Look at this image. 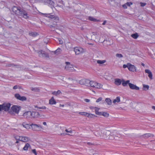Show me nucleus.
I'll return each instance as SVG.
<instances>
[{"label": "nucleus", "mask_w": 155, "mask_h": 155, "mask_svg": "<svg viewBox=\"0 0 155 155\" xmlns=\"http://www.w3.org/2000/svg\"><path fill=\"white\" fill-rule=\"evenodd\" d=\"M129 82H130L129 80H127V81H125L124 80H122V85L124 87L126 86L128 84L129 85V84L130 83H129Z\"/></svg>", "instance_id": "412c9836"}, {"label": "nucleus", "mask_w": 155, "mask_h": 155, "mask_svg": "<svg viewBox=\"0 0 155 155\" xmlns=\"http://www.w3.org/2000/svg\"><path fill=\"white\" fill-rule=\"evenodd\" d=\"M31 147L30 144L28 143H26L25 146L23 148V149L25 151H27L28 150V148H31Z\"/></svg>", "instance_id": "aec40b11"}, {"label": "nucleus", "mask_w": 155, "mask_h": 155, "mask_svg": "<svg viewBox=\"0 0 155 155\" xmlns=\"http://www.w3.org/2000/svg\"><path fill=\"white\" fill-rule=\"evenodd\" d=\"M130 63H128L127 64H124L123 65V68H128V66H129Z\"/></svg>", "instance_id": "58836bf2"}, {"label": "nucleus", "mask_w": 155, "mask_h": 155, "mask_svg": "<svg viewBox=\"0 0 155 155\" xmlns=\"http://www.w3.org/2000/svg\"><path fill=\"white\" fill-rule=\"evenodd\" d=\"M89 19L91 21H93L94 22L99 21V20H97V19H96V18H95L92 17H89Z\"/></svg>", "instance_id": "c85d7f7f"}, {"label": "nucleus", "mask_w": 155, "mask_h": 155, "mask_svg": "<svg viewBox=\"0 0 155 155\" xmlns=\"http://www.w3.org/2000/svg\"><path fill=\"white\" fill-rule=\"evenodd\" d=\"M37 52L38 53V56L40 58H47L48 57V54L45 51L42 50H38Z\"/></svg>", "instance_id": "423d86ee"}, {"label": "nucleus", "mask_w": 155, "mask_h": 155, "mask_svg": "<svg viewBox=\"0 0 155 155\" xmlns=\"http://www.w3.org/2000/svg\"><path fill=\"white\" fill-rule=\"evenodd\" d=\"M99 109L100 108L96 107H94V109L95 111L96 114L99 115L101 114V112H99L98 111Z\"/></svg>", "instance_id": "393cba45"}, {"label": "nucleus", "mask_w": 155, "mask_h": 155, "mask_svg": "<svg viewBox=\"0 0 155 155\" xmlns=\"http://www.w3.org/2000/svg\"><path fill=\"white\" fill-rule=\"evenodd\" d=\"M94 134L96 136L98 137H101L102 136V132L98 130H96L94 132Z\"/></svg>", "instance_id": "f3484780"}, {"label": "nucleus", "mask_w": 155, "mask_h": 155, "mask_svg": "<svg viewBox=\"0 0 155 155\" xmlns=\"http://www.w3.org/2000/svg\"><path fill=\"white\" fill-rule=\"evenodd\" d=\"M95 38L98 40L99 41L100 40V35H97L96 36H95Z\"/></svg>", "instance_id": "3c124183"}, {"label": "nucleus", "mask_w": 155, "mask_h": 155, "mask_svg": "<svg viewBox=\"0 0 155 155\" xmlns=\"http://www.w3.org/2000/svg\"><path fill=\"white\" fill-rule=\"evenodd\" d=\"M12 10L14 13L18 15H21L25 19L28 18L27 12L23 9L14 6L12 8Z\"/></svg>", "instance_id": "f257e3e1"}, {"label": "nucleus", "mask_w": 155, "mask_h": 155, "mask_svg": "<svg viewBox=\"0 0 155 155\" xmlns=\"http://www.w3.org/2000/svg\"><path fill=\"white\" fill-rule=\"evenodd\" d=\"M12 65L11 64H8V65H7V66L10 67Z\"/></svg>", "instance_id": "052dcab7"}, {"label": "nucleus", "mask_w": 155, "mask_h": 155, "mask_svg": "<svg viewBox=\"0 0 155 155\" xmlns=\"http://www.w3.org/2000/svg\"><path fill=\"white\" fill-rule=\"evenodd\" d=\"M74 51L76 55H78L80 54L84 53L86 51L85 49L82 48L78 47L74 48Z\"/></svg>", "instance_id": "0eeeda50"}, {"label": "nucleus", "mask_w": 155, "mask_h": 155, "mask_svg": "<svg viewBox=\"0 0 155 155\" xmlns=\"http://www.w3.org/2000/svg\"><path fill=\"white\" fill-rule=\"evenodd\" d=\"M93 155H97V154L96 153H94Z\"/></svg>", "instance_id": "680f3d73"}, {"label": "nucleus", "mask_w": 155, "mask_h": 155, "mask_svg": "<svg viewBox=\"0 0 155 155\" xmlns=\"http://www.w3.org/2000/svg\"><path fill=\"white\" fill-rule=\"evenodd\" d=\"M90 81L88 79H82L80 80L79 83L81 85H85L86 86H89L90 84Z\"/></svg>", "instance_id": "9d476101"}, {"label": "nucleus", "mask_w": 155, "mask_h": 155, "mask_svg": "<svg viewBox=\"0 0 155 155\" xmlns=\"http://www.w3.org/2000/svg\"><path fill=\"white\" fill-rule=\"evenodd\" d=\"M105 101L109 105H110L111 104V101L109 98H106L105 99Z\"/></svg>", "instance_id": "473e14b6"}, {"label": "nucleus", "mask_w": 155, "mask_h": 155, "mask_svg": "<svg viewBox=\"0 0 155 155\" xmlns=\"http://www.w3.org/2000/svg\"><path fill=\"white\" fill-rule=\"evenodd\" d=\"M42 123H43V124L44 126H47V123H46V122H43Z\"/></svg>", "instance_id": "6e6d98bb"}, {"label": "nucleus", "mask_w": 155, "mask_h": 155, "mask_svg": "<svg viewBox=\"0 0 155 155\" xmlns=\"http://www.w3.org/2000/svg\"><path fill=\"white\" fill-rule=\"evenodd\" d=\"M143 87L144 88V90L145 91H146L148 90L149 87V85H143Z\"/></svg>", "instance_id": "c9c22d12"}, {"label": "nucleus", "mask_w": 155, "mask_h": 155, "mask_svg": "<svg viewBox=\"0 0 155 155\" xmlns=\"http://www.w3.org/2000/svg\"><path fill=\"white\" fill-rule=\"evenodd\" d=\"M89 85L92 87L95 88L100 89L102 87V85L94 81H90Z\"/></svg>", "instance_id": "7ed1b4c3"}, {"label": "nucleus", "mask_w": 155, "mask_h": 155, "mask_svg": "<svg viewBox=\"0 0 155 155\" xmlns=\"http://www.w3.org/2000/svg\"><path fill=\"white\" fill-rule=\"evenodd\" d=\"M126 4L127 6H130L132 4V3L130 2H128L126 3Z\"/></svg>", "instance_id": "a18cd8bd"}, {"label": "nucleus", "mask_w": 155, "mask_h": 155, "mask_svg": "<svg viewBox=\"0 0 155 155\" xmlns=\"http://www.w3.org/2000/svg\"><path fill=\"white\" fill-rule=\"evenodd\" d=\"M120 101V97H117L113 101L114 103H115L116 102L118 103Z\"/></svg>", "instance_id": "2f4dec72"}, {"label": "nucleus", "mask_w": 155, "mask_h": 155, "mask_svg": "<svg viewBox=\"0 0 155 155\" xmlns=\"http://www.w3.org/2000/svg\"><path fill=\"white\" fill-rule=\"evenodd\" d=\"M153 135L150 134V133H148V134H146L143 135V137L144 138H148L149 137L152 136L153 137Z\"/></svg>", "instance_id": "b1692460"}, {"label": "nucleus", "mask_w": 155, "mask_h": 155, "mask_svg": "<svg viewBox=\"0 0 155 155\" xmlns=\"http://www.w3.org/2000/svg\"><path fill=\"white\" fill-rule=\"evenodd\" d=\"M58 41L59 44L62 45L63 43V41L61 39H59Z\"/></svg>", "instance_id": "c03bdc74"}, {"label": "nucleus", "mask_w": 155, "mask_h": 155, "mask_svg": "<svg viewBox=\"0 0 155 155\" xmlns=\"http://www.w3.org/2000/svg\"><path fill=\"white\" fill-rule=\"evenodd\" d=\"M116 56L117 57L119 58H121L123 57V56L121 54H117L116 55Z\"/></svg>", "instance_id": "4c0bfd02"}, {"label": "nucleus", "mask_w": 155, "mask_h": 155, "mask_svg": "<svg viewBox=\"0 0 155 155\" xmlns=\"http://www.w3.org/2000/svg\"><path fill=\"white\" fill-rule=\"evenodd\" d=\"M32 152L35 154V155H37V153L35 149H33L32 150Z\"/></svg>", "instance_id": "79ce46f5"}, {"label": "nucleus", "mask_w": 155, "mask_h": 155, "mask_svg": "<svg viewBox=\"0 0 155 155\" xmlns=\"http://www.w3.org/2000/svg\"><path fill=\"white\" fill-rule=\"evenodd\" d=\"M61 51V49L60 48H58V49H57L56 51H55V52L56 53H57V52H60V51Z\"/></svg>", "instance_id": "603ef678"}, {"label": "nucleus", "mask_w": 155, "mask_h": 155, "mask_svg": "<svg viewBox=\"0 0 155 155\" xmlns=\"http://www.w3.org/2000/svg\"><path fill=\"white\" fill-rule=\"evenodd\" d=\"M131 37L134 39H137L139 36L137 33H136L131 35Z\"/></svg>", "instance_id": "f704fd0d"}, {"label": "nucleus", "mask_w": 155, "mask_h": 155, "mask_svg": "<svg viewBox=\"0 0 155 155\" xmlns=\"http://www.w3.org/2000/svg\"><path fill=\"white\" fill-rule=\"evenodd\" d=\"M85 101H86L87 102H88L90 101V100L89 99H85Z\"/></svg>", "instance_id": "4d7b16f0"}, {"label": "nucleus", "mask_w": 155, "mask_h": 155, "mask_svg": "<svg viewBox=\"0 0 155 155\" xmlns=\"http://www.w3.org/2000/svg\"><path fill=\"white\" fill-rule=\"evenodd\" d=\"M106 62V61L105 60H97V63L98 64H102L105 63Z\"/></svg>", "instance_id": "72a5a7b5"}, {"label": "nucleus", "mask_w": 155, "mask_h": 155, "mask_svg": "<svg viewBox=\"0 0 155 155\" xmlns=\"http://www.w3.org/2000/svg\"><path fill=\"white\" fill-rule=\"evenodd\" d=\"M61 106L62 107H64V105H61Z\"/></svg>", "instance_id": "69168bd1"}, {"label": "nucleus", "mask_w": 155, "mask_h": 155, "mask_svg": "<svg viewBox=\"0 0 155 155\" xmlns=\"http://www.w3.org/2000/svg\"><path fill=\"white\" fill-rule=\"evenodd\" d=\"M102 99V98L101 97H99L96 101V102L98 103L101 101Z\"/></svg>", "instance_id": "ea45409f"}, {"label": "nucleus", "mask_w": 155, "mask_h": 155, "mask_svg": "<svg viewBox=\"0 0 155 155\" xmlns=\"http://www.w3.org/2000/svg\"><path fill=\"white\" fill-rule=\"evenodd\" d=\"M122 82V81L119 78H116L114 79V83L117 85L119 86L120 85Z\"/></svg>", "instance_id": "a211bd4d"}, {"label": "nucleus", "mask_w": 155, "mask_h": 155, "mask_svg": "<svg viewBox=\"0 0 155 155\" xmlns=\"http://www.w3.org/2000/svg\"><path fill=\"white\" fill-rule=\"evenodd\" d=\"M50 28H52V27H53V26L52 25H50Z\"/></svg>", "instance_id": "e2e57ef3"}, {"label": "nucleus", "mask_w": 155, "mask_h": 155, "mask_svg": "<svg viewBox=\"0 0 155 155\" xmlns=\"http://www.w3.org/2000/svg\"><path fill=\"white\" fill-rule=\"evenodd\" d=\"M142 65L143 66H144V65L143 64H142Z\"/></svg>", "instance_id": "338daca9"}, {"label": "nucleus", "mask_w": 155, "mask_h": 155, "mask_svg": "<svg viewBox=\"0 0 155 155\" xmlns=\"http://www.w3.org/2000/svg\"><path fill=\"white\" fill-rule=\"evenodd\" d=\"M94 107H90V108L91 109H92V110H93L94 109Z\"/></svg>", "instance_id": "13d9d810"}, {"label": "nucleus", "mask_w": 155, "mask_h": 155, "mask_svg": "<svg viewBox=\"0 0 155 155\" xmlns=\"http://www.w3.org/2000/svg\"><path fill=\"white\" fill-rule=\"evenodd\" d=\"M65 131L69 133H72V131L71 130H69L68 129H66L65 130Z\"/></svg>", "instance_id": "49530a36"}, {"label": "nucleus", "mask_w": 155, "mask_h": 155, "mask_svg": "<svg viewBox=\"0 0 155 155\" xmlns=\"http://www.w3.org/2000/svg\"><path fill=\"white\" fill-rule=\"evenodd\" d=\"M104 78L106 79L107 80H109L110 79V77L109 76H107L106 75L104 76Z\"/></svg>", "instance_id": "a19ab883"}, {"label": "nucleus", "mask_w": 155, "mask_h": 155, "mask_svg": "<svg viewBox=\"0 0 155 155\" xmlns=\"http://www.w3.org/2000/svg\"><path fill=\"white\" fill-rule=\"evenodd\" d=\"M39 115V113L38 112L27 111L23 113V116L25 118L28 119L31 117H36Z\"/></svg>", "instance_id": "f03ea898"}, {"label": "nucleus", "mask_w": 155, "mask_h": 155, "mask_svg": "<svg viewBox=\"0 0 155 155\" xmlns=\"http://www.w3.org/2000/svg\"><path fill=\"white\" fill-rule=\"evenodd\" d=\"M11 109L13 112L18 114L21 109V107L17 105H14L12 107Z\"/></svg>", "instance_id": "9b49d317"}, {"label": "nucleus", "mask_w": 155, "mask_h": 155, "mask_svg": "<svg viewBox=\"0 0 155 155\" xmlns=\"http://www.w3.org/2000/svg\"><path fill=\"white\" fill-rule=\"evenodd\" d=\"M122 6H123V8L125 9H126V8H127V5H126V4L123 5H122Z\"/></svg>", "instance_id": "8fccbe9b"}, {"label": "nucleus", "mask_w": 155, "mask_h": 155, "mask_svg": "<svg viewBox=\"0 0 155 155\" xmlns=\"http://www.w3.org/2000/svg\"><path fill=\"white\" fill-rule=\"evenodd\" d=\"M29 34L30 36L35 37L38 35V33L36 32H29Z\"/></svg>", "instance_id": "cd10ccee"}, {"label": "nucleus", "mask_w": 155, "mask_h": 155, "mask_svg": "<svg viewBox=\"0 0 155 155\" xmlns=\"http://www.w3.org/2000/svg\"><path fill=\"white\" fill-rule=\"evenodd\" d=\"M95 36H96L97 35H100L97 32H95L94 33V35Z\"/></svg>", "instance_id": "864d4df0"}, {"label": "nucleus", "mask_w": 155, "mask_h": 155, "mask_svg": "<svg viewBox=\"0 0 155 155\" xmlns=\"http://www.w3.org/2000/svg\"><path fill=\"white\" fill-rule=\"evenodd\" d=\"M11 106L10 103H4L0 105V111L1 110L5 111H8Z\"/></svg>", "instance_id": "20e7f679"}, {"label": "nucleus", "mask_w": 155, "mask_h": 155, "mask_svg": "<svg viewBox=\"0 0 155 155\" xmlns=\"http://www.w3.org/2000/svg\"><path fill=\"white\" fill-rule=\"evenodd\" d=\"M56 102L54 100L53 97H51V98L49 100V104L51 105L56 104Z\"/></svg>", "instance_id": "6ab92c4d"}, {"label": "nucleus", "mask_w": 155, "mask_h": 155, "mask_svg": "<svg viewBox=\"0 0 155 155\" xmlns=\"http://www.w3.org/2000/svg\"><path fill=\"white\" fill-rule=\"evenodd\" d=\"M88 143V144H90V143Z\"/></svg>", "instance_id": "774afa93"}, {"label": "nucleus", "mask_w": 155, "mask_h": 155, "mask_svg": "<svg viewBox=\"0 0 155 155\" xmlns=\"http://www.w3.org/2000/svg\"><path fill=\"white\" fill-rule=\"evenodd\" d=\"M15 138L17 140H19L24 142H26L30 140V139L26 137H22L17 136Z\"/></svg>", "instance_id": "6e6552de"}, {"label": "nucleus", "mask_w": 155, "mask_h": 155, "mask_svg": "<svg viewBox=\"0 0 155 155\" xmlns=\"http://www.w3.org/2000/svg\"><path fill=\"white\" fill-rule=\"evenodd\" d=\"M61 93V92L60 90H58L57 91H54L52 93V94L55 96H57L59 94Z\"/></svg>", "instance_id": "bb28decb"}, {"label": "nucleus", "mask_w": 155, "mask_h": 155, "mask_svg": "<svg viewBox=\"0 0 155 155\" xmlns=\"http://www.w3.org/2000/svg\"><path fill=\"white\" fill-rule=\"evenodd\" d=\"M79 114H80L83 115L84 116H86L87 115V117H91V115H92V114H88L87 113L85 112H79Z\"/></svg>", "instance_id": "a878e982"}, {"label": "nucleus", "mask_w": 155, "mask_h": 155, "mask_svg": "<svg viewBox=\"0 0 155 155\" xmlns=\"http://www.w3.org/2000/svg\"><path fill=\"white\" fill-rule=\"evenodd\" d=\"M101 115L105 117H108L109 116V114L108 113L106 112H101V114L99 115Z\"/></svg>", "instance_id": "c756f323"}, {"label": "nucleus", "mask_w": 155, "mask_h": 155, "mask_svg": "<svg viewBox=\"0 0 155 155\" xmlns=\"http://www.w3.org/2000/svg\"><path fill=\"white\" fill-rule=\"evenodd\" d=\"M60 135H64V136H65V135H70L69 134L67 133H61L60 134Z\"/></svg>", "instance_id": "de8ad7c7"}, {"label": "nucleus", "mask_w": 155, "mask_h": 155, "mask_svg": "<svg viewBox=\"0 0 155 155\" xmlns=\"http://www.w3.org/2000/svg\"><path fill=\"white\" fill-rule=\"evenodd\" d=\"M45 15H46L45 16L51 18L52 19L54 18V16L53 15H50V14H45Z\"/></svg>", "instance_id": "e433bc0d"}, {"label": "nucleus", "mask_w": 155, "mask_h": 155, "mask_svg": "<svg viewBox=\"0 0 155 155\" xmlns=\"http://www.w3.org/2000/svg\"><path fill=\"white\" fill-rule=\"evenodd\" d=\"M129 86L130 88L131 89L138 90L140 89V88L138 87H137L136 85L131 83L129 84Z\"/></svg>", "instance_id": "2eb2a0df"}, {"label": "nucleus", "mask_w": 155, "mask_h": 155, "mask_svg": "<svg viewBox=\"0 0 155 155\" xmlns=\"http://www.w3.org/2000/svg\"><path fill=\"white\" fill-rule=\"evenodd\" d=\"M114 139H115V137H114V133L110 132V134H109V136H108V139L112 140Z\"/></svg>", "instance_id": "4be33fe9"}, {"label": "nucleus", "mask_w": 155, "mask_h": 155, "mask_svg": "<svg viewBox=\"0 0 155 155\" xmlns=\"http://www.w3.org/2000/svg\"><path fill=\"white\" fill-rule=\"evenodd\" d=\"M32 129L35 131H39L43 129V128L41 125L32 124H31Z\"/></svg>", "instance_id": "39448f33"}, {"label": "nucleus", "mask_w": 155, "mask_h": 155, "mask_svg": "<svg viewBox=\"0 0 155 155\" xmlns=\"http://www.w3.org/2000/svg\"><path fill=\"white\" fill-rule=\"evenodd\" d=\"M128 69L130 71L134 72L136 71V68L134 65H132L130 63Z\"/></svg>", "instance_id": "4468645a"}, {"label": "nucleus", "mask_w": 155, "mask_h": 155, "mask_svg": "<svg viewBox=\"0 0 155 155\" xmlns=\"http://www.w3.org/2000/svg\"><path fill=\"white\" fill-rule=\"evenodd\" d=\"M15 96L17 99L23 101L26 100L25 97L24 96H21L18 94H15Z\"/></svg>", "instance_id": "f8f14e48"}, {"label": "nucleus", "mask_w": 155, "mask_h": 155, "mask_svg": "<svg viewBox=\"0 0 155 155\" xmlns=\"http://www.w3.org/2000/svg\"><path fill=\"white\" fill-rule=\"evenodd\" d=\"M22 126L27 129H29L31 128V125H29L28 124H25L23 123L22 124Z\"/></svg>", "instance_id": "5701e85b"}, {"label": "nucleus", "mask_w": 155, "mask_h": 155, "mask_svg": "<svg viewBox=\"0 0 155 155\" xmlns=\"http://www.w3.org/2000/svg\"><path fill=\"white\" fill-rule=\"evenodd\" d=\"M107 22V21H106L105 20V21H104L103 22V23H102V25H105L106 23Z\"/></svg>", "instance_id": "5fc2aeb1"}, {"label": "nucleus", "mask_w": 155, "mask_h": 155, "mask_svg": "<svg viewBox=\"0 0 155 155\" xmlns=\"http://www.w3.org/2000/svg\"><path fill=\"white\" fill-rule=\"evenodd\" d=\"M140 6L142 7H143L146 5V3L143 2H140Z\"/></svg>", "instance_id": "37998d69"}, {"label": "nucleus", "mask_w": 155, "mask_h": 155, "mask_svg": "<svg viewBox=\"0 0 155 155\" xmlns=\"http://www.w3.org/2000/svg\"><path fill=\"white\" fill-rule=\"evenodd\" d=\"M145 72L146 73L148 74V76L150 79L152 80L153 79L152 74L150 70L149 69H146L145 70Z\"/></svg>", "instance_id": "dca6fc26"}, {"label": "nucleus", "mask_w": 155, "mask_h": 155, "mask_svg": "<svg viewBox=\"0 0 155 155\" xmlns=\"http://www.w3.org/2000/svg\"><path fill=\"white\" fill-rule=\"evenodd\" d=\"M19 87V86H18L17 85H15L13 87V89H17Z\"/></svg>", "instance_id": "09e8293b"}, {"label": "nucleus", "mask_w": 155, "mask_h": 155, "mask_svg": "<svg viewBox=\"0 0 155 155\" xmlns=\"http://www.w3.org/2000/svg\"><path fill=\"white\" fill-rule=\"evenodd\" d=\"M110 132L109 131H106L103 133V134L102 135V137L105 139H108V136L110 134Z\"/></svg>", "instance_id": "ddd939ff"}, {"label": "nucleus", "mask_w": 155, "mask_h": 155, "mask_svg": "<svg viewBox=\"0 0 155 155\" xmlns=\"http://www.w3.org/2000/svg\"><path fill=\"white\" fill-rule=\"evenodd\" d=\"M152 108L154 110H155V106H152Z\"/></svg>", "instance_id": "bf43d9fd"}, {"label": "nucleus", "mask_w": 155, "mask_h": 155, "mask_svg": "<svg viewBox=\"0 0 155 155\" xmlns=\"http://www.w3.org/2000/svg\"><path fill=\"white\" fill-rule=\"evenodd\" d=\"M34 107L35 108H37V109H35L36 110H38V109H45L46 108V107L45 106H43L41 107H38L37 106H34Z\"/></svg>", "instance_id": "7c9ffc66"}, {"label": "nucleus", "mask_w": 155, "mask_h": 155, "mask_svg": "<svg viewBox=\"0 0 155 155\" xmlns=\"http://www.w3.org/2000/svg\"><path fill=\"white\" fill-rule=\"evenodd\" d=\"M65 63L66 64L65 66L66 70L69 71H72L74 69L73 65L71 64L70 62H66Z\"/></svg>", "instance_id": "1a4fd4ad"}, {"label": "nucleus", "mask_w": 155, "mask_h": 155, "mask_svg": "<svg viewBox=\"0 0 155 155\" xmlns=\"http://www.w3.org/2000/svg\"><path fill=\"white\" fill-rule=\"evenodd\" d=\"M18 142L17 140V141H16V143H18Z\"/></svg>", "instance_id": "0e129e2a"}]
</instances>
